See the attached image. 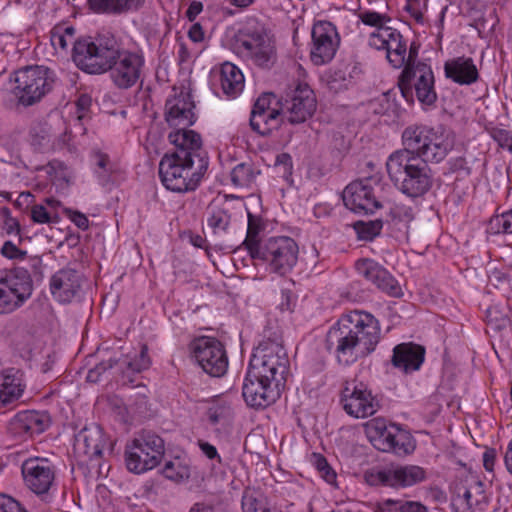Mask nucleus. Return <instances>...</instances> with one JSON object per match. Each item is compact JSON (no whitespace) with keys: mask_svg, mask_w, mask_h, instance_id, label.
<instances>
[{"mask_svg":"<svg viewBox=\"0 0 512 512\" xmlns=\"http://www.w3.org/2000/svg\"><path fill=\"white\" fill-rule=\"evenodd\" d=\"M206 415L211 424L216 425L231 417V407L221 399L213 400L207 408Z\"/></svg>","mask_w":512,"mask_h":512,"instance_id":"nucleus-42","label":"nucleus"},{"mask_svg":"<svg viewBox=\"0 0 512 512\" xmlns=\"http://www.w3.org/2000/svg\"><path fill=\"white\" fill-rule=\"evenodd\" d=\"M84 284L83 275L75 269L63 268L50 279V292L60 303H70L80 298Z\"/></svg>","mask_w":512,"mask_h":512,"instance_id":"nucleus-22","label":"nucleus"},{"mask_svg":"<svg viewBox=\"0 0 512 512\" xmlns=\"http://www.w3.org/2000/svg\"><path fill=\"white\" fill-rule=\"evenodd\" d=\"M283 388L264 378L254 379L247 371L242 387V395L246 403L254 408H265L276 402Z\"/></svg>","mask_w":512,"mask_h":512,"instance_id":"nucleus-25","label":"nucleus"},{"mask_svg":"<svg viewBox=\"0 0 512 512\" xmlns=\"http://www.w3.org/2000/svg\"><path fill=\"white\" fill-rule=\"evenodd\" d=\"M258 173L254 171L251 164L240 163L232 170L231 180L235 186L250 187Z\"/></svg>","mask_w":512,"mask_h":512,"instance_id":"nucleus-41","label":"nucleus"},{"mask_svg":"<svg viewBox=\"0 0 512 512\" xmlns=\"http://www.w3.org/2000/svg\"><path fill=\"white\" fill-rule=\"evenodd\" d=\"M232 214L227 202L213 201L207 208V226L213 236L223 239L229 235Z\"/></svg>","mask_w":512,"mask_h":512,"instance_id":"nucleus-30","label":"nucleus"},{"mask_svg":"<svg viewBox=\"0 0 512 512\" xmlns=\"http://www.w3.org/2000/svg\"><path fill=\"white\" fill-rule=\"evenodd\" d=\"M368 439L382 452L405 455L415 449L411 435L394 424H387L383 418H374L365 424Z\"/></svg>","mask_w":512,"mask_h":512,"instance_id":"nucleus-10","label":"nucleus"},{"mask_svg":"<svg viewBox=\"0 0 512 512\" xmlns=\"http://www.w3.org/2000/svg\"><path fill=\"white\" fill-rule=\"evenodd\" d=\"M383 222L380 219L370 221H357L354 229L360 240L371 241L378 236L382 230Z\"/></svg>","mask_w":512,"mask_h":512,"instance_id":"nucleus-45","label":"nucleus"},{"mask_svg":"<svg viewBox=\"0 0 512 512\" xmlns=\"http://www.w3.org/2000/svg\"><path fill=\"white\" fill-rule=\"evenodd\" d=\"M455 137L443 127L410 125L402 132L403 148L394 151L386 161L390 180L403 194L416 198L433 185L428 163H439L453 149Z\"/></svg>","mask_w":512,"mask_h":512,"instance_id":"nucleus-1","label":"nucleus"},{"mask_svg":"<svg viewBox=\"0 0 512 512\" xmlns=\"http://www.w3.org/2000/svg\"><path fill=\"white\" fill-rule=\"evenodd\" d=\"M487 232L493 235L512 234V209L491 217Z\"/></svg>","mask_w":512,"mask_h":512,"instance_id":"nucleus-43","label":"nucleus"},{"mask_svg":"<svg viewBox=\"0 0 512 512\" xmlns=\"http://www.w3.org/2000/svg\"><path fill=\"white\" fill-rule=\"evenodd\" d=\"M15 94L25 106L38 102L52 88L53 78L43 66L25 67L15 74Z\"/></svg>","mask_w":512,"mask_h":512,"instance_id":"nucleus-13","label":"nucleus"},{"mask_svg":"<svg viewBox=\"0 0 512 512\" xmlns=\"http://www.w3.org/2000/svg\"><path fill=\"white\" fill-rule=\"evenodd\" d=\"M194 103L188 93L181 92L167 99L165 104V119L173 132H194L188 127L193 125L196 117L193 112Z\"/></svg>","mask_w":512,"mask_h":512,"instance_id":"nucleus-23","label":"nucleus"},{"mask_svg":"<svg viewBox=\"0 0 512 512\" xmlns=\"http://www.w3.org/2000/svg\"><path fill=\"white\" fill-rule=\"evenodd\" d=\"M92 160L95 165L94 172L99 183L102 186L107 185L111 180L112 174L116 171V165L110 160L107 154L101 151H94Z\"/></svg>","mask_w":512,"mask_h":512,"instance_id":"nucleus-37","label":"nucleus"},{"mask_svg":"<svg viewBox=\"0 0 512 512\" xmlns=\"http://www.w3.org/2000/svg\"><path fill=\"white\" fill-rule=\"evenodd\" d=\"M368 45L376 50H385L386 57L394 68L402 67L407 61V45L397 29L391 27L372 32L368 38Z\"/></svg>","mask_w":512,"mask_h":512,"instance_id":"nucleus-21","label":"nucleus"},{"mask_svg":"<svg viewBox=\"0 0 512 512\" xmlns=\"http://www.w3.org/2000/svg\"><path fill=\"white\" fill-rule=\"evenodd\" d=\"M426 478L425 470L412 464H392L381 469H373L365 474L366 482L371 486L406 488L421 483Z\"/></svg>","mask_w":512,"mask_h":512,"instance_id":"nucleus-15","label":"nucleus"},{"mask_svg":"<svg viewBox=\"0 0 512 512\" xmlns=\"http://www.w3.org/2000/svg\"><path fill=\"white\" fill-rule=\"evenodd\" d=\"M116 39L113 36L80 38L74 42L72 59L75 65L89 74H102L109 70L113 58V47Z\"/></svg>","mask_w":512,"mask_h":512,"instance_id":"nucleus-6","label":"nucleus"},{"mask_svg":"<svg viewBox=\"0 0 512 512\" xmlns=\"http://www.w3.org/2000/svg\"><path fill=\"white\" fill-rule=\"evenodd\" d=\"M379 188V181L372 177L353 181L343 191L344 205L354 213H374L382 207V201L376 193Z\"/></svg>","mask_w":512,"mask_h":512,"instance_id":"nucleus-17","label":"nucleus"},{"mask_svg":"<svg viewBox=\"0 0 512 512\" xmlns=\"http://www.w3.org/2000/svg\"><path fill=\"white\" fill-rule=\"evenodd\" d=\"M49 425V418L38 411L18 412L9 422V433L18 440H26L36 434H41Z\"/></svg>","mask_w":512,"mask_h":512,"instance_id":"nucleus-27","label":"nucleus"},{"mask_svg":"<svg viewBox=\"0 0 512 512\" xmlns=\"http://www.w3.org/2000/svg\"><path fill=\"white\" fill-rule=\"evenodd\" d=\"M114 55L111 59L110 76L112 82L119 89H129L135 86L145 71V56L141 50L122 49L117 41L113 47Z\"/></svg>","mask_w":512,"mask_h":512,"instance_id":"nucleus-11","label":"nucleus"},{"mask_svg":"<svg viewBox=\"0 0 512 512\" xmlns=\"http://www.w3.org/2000/svg\"><path fill=\"white\" fill-rule=\"evenodd\" d=\"M482 483L477 482L474 486H457L451 498V507L454 512H471L474 506L485 500Z\"/></svg>","mask_w":512,"mask_h":512,"instance_id":"nucleus-31","label":"nucleus"},{"mask_svg":"<svg viewBox=\"0 0 512 512\" xmlns=\"http://www.w3.org/2000/svg\"><path fill=\"white\" fill-rule=\"evenodd\" d=\"M106 444L104 433L100 426L91 424L83 427L74 438V453L83 463L99 458Z\"/></svg>","mask_w":512,"mask_h":512,"instance_id":"nucleus-26","label":"nucleus"},{"mask_svg":"<svg viewBox=\"0 0 512 512\" xmlns=\"http://www.w3.org/2000/svg\"><path fill=\"white\" fill-rule=\"evenodd\" d=\"M50 41L52 46L58 50L66 51L68 45L75 40V28L73 26L58 25L50 32Z\"/></svg>","mask_w":512,"mask_h":512,"instance_id":"nucleus-38","label":"nucleus"},{"mask_svg":"<svg viewBox=\"0 0 512 512\" xmlns=\"http://www.w3.org/2000/svg\"><path fill=\"white\" fill-rule=\"evenodd\" d=\"M43 169L52 182H68L69 172L63 162L58 160L50 161Z\"/></svg>","mask_w":512,"mask_h":512,"instance_id":"nucleus-48","label":"nucleus"},{"mask_svg":"<svg viewBox=\"0 0 512 512\" xmlns=\"http://www.w3.org/2000/svg\"><path fill=\"white\" fill-rule=\"evenodd\" d=\"M357 17L363 24L375 27L376 30L374 32H379L381 29L391 28L386 25L391 21V18L385 13L364 9L357 13Z\"/></svg>","mask_w":512,"mask_h":512,"instance_id":"nucleus-44","label":"nucleus"},{"mask_svg":"<svg viewBox=\"0 0 512 512\" xmlns=\"http://www.w3.org/2000/svg\"><path fill=\"white\" fill-rule=\"evenodd\" d=\"M241 506L243 512H280L276 508L269 507L262 497H257L252 492L243 494Z\"/></svg>","mask_w":512,"mask_h":512,"instance_id":"nucleus-46","label":"nucleus"},{"mask_svg":"<svg viewBox=\"0 0 512 512\" xmlns=\"http://www.w3.org/2000/svg\"><path fill=\"white\" fill-rule=\"evenodd\" d=\"M341 403L345 412L354 418L372 416L380 407L368 386L357 379L345 382L341 391Z\"/></svg>","mask_w":512,"mask_h":512,"instance_id":"nucleus-18","label":"nucleus"},{"mask_svg":"<svg viewBox=\"0 0 512 512\" xmlns=\"http://www.w3.org/2000/svg\"><path fill=\"white\" fill-rule=\"evenodd\" d=\"M248 226L246 237L242 244L247 249L251 257L256 253H259V249L262 245L259 243L258 234L262 229V223L260 217L253 215L251 212H247Z\"/></svg>","mask_w":512,"mask_h":512,"instance_id":"nucleus-36","label":"nucleus"},{"mask_svg":"<svg viewBox=\"0 0 512 512\" xmlns=\"http://www.w3.org/2000/svg\"><path fill=\"white\" fill-rule=\"evenodd\" d=\"M285 122L280 110L273 111H251L250 126L252 130L262 136L269 135Z\"/></svg>","mask_w":512,"mask_h":512,"instance_id":"nucleus-35","label":"nucleus"},{"mask_svg":"<svg viewBox=\"0 0 512 512\" xmlns=\"http://www.w3.org/2000/svg\"><path fill=\"white\" fill-rule=\"evenodd\" d=\"M424 358V347L414 343H401L394 347L391 363L407 374L419 370Z\"/></svg>","mask_w":512,"mask_h":512,"instance_id":"nucleus-28","label":"nucleus"},{"mask_svg":"<svg viewBox=\"0 0 512 512\" xmlns=\"http://www.w3.org/2000/svg\"><path fill=\"white\" fill-rule=\"evenodd\" d=\"M91 102V97L86 94H83L78 98V100L76 101L78 120H82L84 118L85 113L88 111L91 105Z\"/></svg>","mask_w":512,"mask_h":512,"instance_id":"nucleus-61","label":"nucleus"},{"mask_svg":"<svg viewBox=\"0 0 512 512\" xmlns=\"http://www.w3.org/2000/svg\"><path fill=\"white\" fill-rule=\"evenodd\" d=\"M32 145L38 150H45L50 146V136L43 130L41 135L32 134Z\"/></svg>","mask_w":512,"mask_h":512,"instance_id":"nucleus-60","label":"nucleus"},{"mask_svg":"<svg viewBox=\"0 0 512 512\" xmlns=\"http://www.w3.org/2000/svg\"><path fill=\"white\" fill-rule=\"evenodd\" d=\"M189 38L195 42H201L204 39V32L200 24L195 23L191 26L188 32Z\"/></svg>","mask_w":512,"mask_h":512,"instance_id":"nucleus-64","label":"nucleus"},{"mask_svg":"<svg viewBox=\"0 0 512 512\" xmlns=\"http://www.w3.org/2000/svg\"><path fill=\"white\" fill-rule=\"evenodd\" d=\"M25 485L35 494L48 493L55 480V469L46 458H29L21 466Z\"/></svg>","mask_w":512,"mask_h":512,"instance_id":"nucleus-20","label":"nucleus"},{"mask_svg":"<svg viewBox=\"0 0 512 512\" xmlns=\"http://www.w3.org/2000/svg\"><path fill=\"white\" fill-rule=\"evenodd\" d=\"M405 10L417 21H423L421 0H407Z\"/></svg>","mask_w":512,"mask_h":512,"instance_id":"nucleus-59","label":"nucleus"},{"mask_svg":"<svg viewBox=\"0 0 512 512\" xmlns=\"http://www.w3.org/2000/svg\"><path fill=\"white\" fill-rule=\"evenodd\" d=\"M380 340V325L370 313L352 311L342 316L326 336L327 349L333 351L339 363L349 365L359 355L372 353Z\"/></svg>","mask_w":512,"mask_h":512,"instance_id":"nucleus-3","label":"nucleus"},{"mask_svg":"<svg viewBox=\"0 0 512 512\" xmlns=\"http://www.w3.org/2000/svg\"><path fill=\"white\" fill-rule=\"evenodd\" d=\"M215 510V505L210 500H204L202 502L195 503L190 512H213Z\"/></svg>","mask_w":512,"mask_h":512,"instance_id":"nucleus-63","label":"nucleus"},{"mask_svg":"<svg viewBox=\"0 0 512 512\" xmlns=\"http://www.w3.org/2000/svg\"><path fill=\"white\" fill-rule=\"evenodd\" d=\"M121 365L125 366L131 372H141L146 370L151 365V360L148 355V348L146 345H141L139 352L133 355H126L121 361Z\"/></svg>","mask_w":512,"mask_h":512,"instance_id":"nucleus-39","label":"nucleus"},{"mask_svg":"<svg viewBox=\"0 0 512 512\" xmlns=\"http://www.w3.org/2000/svg\"><path fill=\"white\" fill-rule=\"evenodd\" d=\"M312 461L321 477L329 484H334L336 482V473L328 464L325 457L321 454L314 453L312 455Z\"/></svg>","mask_w":512,"mask_h":512,"instance_id":"nucleus-49","label":"nucleus"},{"mask_svg":"<svg viewBox=\"0 0 512 512\" xmlns=\"http://www.w3.org/2000/svg\"><path fill=\"white\" fill-rule=\"evenodd\" d=\"M145 0H87L89 8L97 14L121 15L139 10Z\"/></svg>","mask_w":512,"mask_h":512,"instance_id":"nucleus-33","label":"nucleus"},{"mask_svg":"<svg viewBox=\"0 0 512 512\" xmlns=\"http://www.w3.org/2000/svg\"><path fill=\"white\" fill-rule=\"evenodd\" d=\"M289 358L279 337L262 340L249 362V376L264 378L284 388L289 372Z\"/></svg>","mask_w":512,"mask_h":512,"instance_id":"nucleus-4","label":"nucleus"},{"mask_svg":"<svg viewBox=\"0 0 512 512\" xmlns=\"http://www.w3.org/2000/svg\"><path fill=\"white\" fill-rule=\"evenodd\" d=\"M326 82L330 90L338 92L347 89L351 85V76L348 75L342 65L331 69L326 75Z\"/></svg>","mask_w":512,"mask_h":512,"instance_id":"nucleus-40","label":"nucleus"},{"mask_svg":"<svg viewBox=\"0 0 512 512\" xmlns=\"http://www.w3.org/2000/svg\"><path fill=\"white\" fill-rule=\"evenodd\" d=\"M445 76L459 85H471L479 78V72L470 57L460 56L444 64Z\"/></svg>","mask_w":512,"mask_h":512,"instance_id":"nucleus-29","label":"nucleus"},{"mask_svg":"<svg viewBox=\"0 0 512 512\" xmlns=\"http://www.w3.org/2000/svg\"><path fill=\"white\" fill-rule=\"evenodd\" d=\"M65 216L79 229L87 230L89 228V220L87 216L80 211L71 208H63Z\"/></svg>","mask_w":512,"mask_h":512,"instance_id":"nucleus-53","label":"nucleus"},{"mask_svg":"<svg viewBox=\"0 0 512 512\" xmlns=\"http://www.w3.org/2000/svg\"><path fill=\"white\" fill-rule=\"evenodd\" d=\"M24 261V265H21L20 267H26L28 269V272L31 276V280L33 281V278L35 280H41L43 278V272H44V265L42 262V258L38 255H32L27 256L25 259H21Z\"/></svg>","mask_w":512,"mask_h":512,"instance_id":"nucleus-50","label":"nucleus"},{"mask_svg":"<svg viewBox=\"0 0 512 512\" xmlns=\"http://www.w3.org/2000/svg\"><path fill=\"white\" fill-rule=\"evenodd\" d=\"M387 503L398 504V509L400 510V512H429L426 506L417 501L400 502L394 500H387Z\"/></svg>","mask_w":512,"mask_h":512,"instance_id":"nucleus-56","label":"nucleus"},{"mask_svg":"<svg viewBox=\"0 0 512 512\" xmlns=\"http://www.w3.org/2000/svg\"><path fill=\"white\" fill-rule=\"evenodd\" d=\"M277 104L284 120L293 125L306 122L317 108L315 93L306 83H297Z\"/></svg>","mask_w":512,"mask_h":512,"instance_id":"nucleus-14","label":"nucleus"},{"mask_svg":"<svg viewBox=\"0 0 512 512\" xmlns=\"http://www.w3.org/2000/svg\"><path fill=\"white\" fill-rule=\"evenodd\" d=\"M195 361L207 374L220 377L228 368V358L223 344L212 337H201L192 343Z\"/></svg>","mask_w":512,"mask_h":512,"instance_id":"nucleus-19","label":"nucleus"},{"mask_svg":"<svg viewBox=\"0 0 512 512\" xmlns=\"http://www.w3.org/2000/svg\"><path fill=\"white\" fill-rule=\"evenodd\" d=\"M299 247L287 236L271 237L252 258L264 261L268 269L284 276L292 271L298 261Z\"/></svg>","mask_w":512,"mask_h":512,"instance_id":"nucleus-12","label":"nucleus"},{"mask_svg":"<svg viewBox=\"0 0 512 512\" xmlns=\"http://www.w3.org/2000/svg\"><path fill=\"white\" fill-rule=\"evenodd\" d=\"M199 447L201 451L206 455L209 459L218 458V461L220 462V457L218 455L217 449L212 444L205 442V441H199Z\"/></svg>","mask_w":512,"mask_h":512,"instance_id":"nucleus-62","label":"nucleus"},{"mask_svg":"<svg viewBox=\"0 0 512 512\" xmlns=\"http://www.w3.org/2000/svg\"><path fill=\"white\" fill-rule=\"evenodd\" d=\"M31 218L38 224H47L51 222L50 212L42 204L34 205L31 208Z\"/></svg>","mask_w":512,"mask_h":512,"instance_id":"nucleus-57","label":"nucleus"},{"mask_svg":"<svg viewBox=\"0 0 512 512\" xmlns=\"http://www.w3.org/2000/svg\"><path fill=\"white\" fill-rule=\"evenodd\" d=\"M236 44L240 52L260 67H269L275 60V46L265 28L257 21L247 22L239 31Z\"/></svg>","mask_w":512,"mask_h":512,"instance_id":"nucleus-7","label":"nucleus"},{"mask_svg":"<svg viewBox=\"0 0 512 512\" xmlns=\"http://www.w3.org/2000/svg\"><path fill=\"white\" fill-rule=\"evenodd\" d=\"M220 84L223 93L234 98L243 90V73L236 65L225 62L220 69Z\"/></svg>","mask_w":512,"mask_h":512,"instance_id":"nucleus-34","label":"nucleus"},{"mask_svg":"<svg viewBox=\"0 0 512 512\" xmlns=\"http://www.w3.org/2000/svg\"><path fill=\"white\" fill-rule=\"evenodd\" d=\"M278 101L273 93H264L256 100L252 111L280 110V105L277 104Z\"/></svg>","mask_w":512,"mask_h":512,"instance_id":"nucleus-52","label":"nucleus"},{"mask_svg":"<svg viewBox=\"0 0 512 512\" xmlns=\"http://www.w3.org/2000/svg\"><path fill=\"white\" fill-rule=\"evenodd\" d=\"M0 512H27V510L14 498L0 495Z\"/></svg>","mask_w":512,"mask_h":512,"instance_id":"nucleus-55","label":"nucleus"},{"mask_svg":"<svg viewBox=\"0 0 512 512\" xmlns=\"http://www.w3.org/2000/svg\"><path fill=\"white\" fill-rule=\"evenodd\" d=\"M22 379L18 372L7 370L0 374V408L16 402L23 394Z\"/></svg>","mask_w":512,"mask_h":512,"instance_id":"nucleus-32","label":"nucleus"},{"mask_svg":"<svg viewBox=\"0 0 512 512\" xmlns=\"http://www.w3.org/2000/svg\"><path fill=\"white\" fill-rule=\"evenodd\" d=\"M1 254L11 260H21L25 259L27 252L20 250L12 241H6L1 248Z\"/></svg>","mask_w":512,"mask_h":512,"instance_id":"nucleus-54","label":"nucleus"},{"mask_svg":"<svg viewBox=\"0 0 512 512\" xmlns=\"http://www.w3.org/2000/svg\"><path fill=\"white\" fill-rule=\"evenodd\" d=\"M393 221L402 223L407 230L409 223L414 219L413 209L405 205H395L390 210Z\"/></svg>","mask_w":512,"mask_h":512,"instance_id":"nucleus-51","label":"nucleus"},{"mask_svg":"<svg viewBox=\"0 0 512 512\" xmlns=\"http://www.w3.org/2000/svg\"><path fill=\"white\" fill-rule=\"evenodd\" d=\"M357 273L391 297H401L403 292L391 273L372 259H360L355 263Z\"/></svg>","mask_w":512,"mask_h":512,"instance_id":"nucleus-24","label":"nucleus"},{"mask_svg":"<svg viewBox=\"0 0 512 512\" xmlns=\"http://www.w3.org/2000/svg\"><path fill=\"white\" fill-rule=\"evenodd\" d=\"M164 453V440L154 432L142 431L125 446V466L131 473L143 474L157 467Z\"/></svg>","mask_w":512,"mask_h":512,"instance_id":"nucleus-5","label":"nucleus"},{"mask_svg":"<svg viewBox=\"0 0 512 512\" xmlns=\"http://www.w3.org/2000/svg\"><path fill=\"white\" fill-rule=\"evenodd\" d=\"M32 293L33 284L26 267L0 270V314L14 312Z\"/></svg>","mask_w":512,"mask_h":512,"instance_id":"nucleus-9","label":"nucleus"},{"mask_svg":"<svg viewBox=\"0 0 512 512\" xmlns=\"http://www.w3.org/2000/svg\"><path fill=\"white\" fill-rule=\"evenodd\" d=\"M162 474L170 480L180 481L189 478L190 471L186 465L180 461H168L162 470Z\"/></svg>","mask_w":512,"mask_h":512,"instance_id":"nucleus-47","label":"nucleus"},{"mask_svg":"<svg viewBox=\"0 0 512 512\" xmlns=\"http://www.w3.org/2000/svg\"><path fill=\"white\" fill-rule=\"evenodd\" d=\"M168 139L175 151L165 154L159 163L162 184L173 192L194 191L208 169V157L196 132H170Z\"/></svg>","mask_w":512,"mask_h":512,"instance_id":"nucleus-2","label":"nucleus"},{"mask_svg":"<svg viewBox=\"0 0 512 512\" xmlns=\"http://www.w3.org/2000/svg\"><path fill=\"white\" fill-rule=\"evenodd\" d=\"M7 216L4 220L3 230L7 235H16L19 238V242H21L20 237V224L17 219L13 218L9 214V210L6 209Z\"/></svg>","mask_w":512,"mask_h":512,"instance_id":"nucleus-58","label":"nucleus"},{"mask_svg":"<svg viewBox=\"0 0 512 512\" xmlns=\"http://www.w3.org/2000/svg\"><path fill=\"white\" fill-rule=\"evenodd\" d=\"M398 87L407 102L414 101V95L424 105H433L437 100L435 78L432 68L422 62L404 67Z\"/></svg>","mask_w":512,"mask_h":512,"instance_id":"nucleus-8","label":"nucleus"},{"mask_svg":"<svg viewBox=\"0 0 512 512\" xmlns=\"http://www.w3.org/2000/svg\"><path fill=\"white\" fill-rule=\"evenodd\" d=\"M341 37L330 21H315L311 29L310 60L315 65L330 63L339 49Z\"/></svg>","mask_w":512,"mask_h":512,"instance_id":"nucleus-16","label":"nucleus"}]
</instances>
